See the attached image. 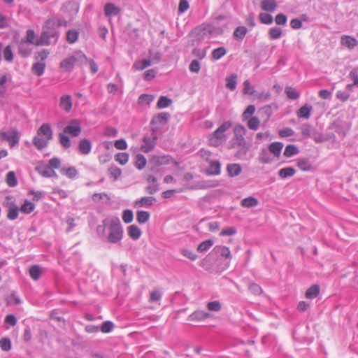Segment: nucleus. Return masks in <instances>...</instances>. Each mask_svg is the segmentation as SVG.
Returning a JSON list of instances; mask_svg holds the SVG:
<instances>
[{
	"label": "nucleus",
	"instance_id": "f257e3e1",
	"mask_svg": "<svg viewBox=\"0 0 358 358\" xmlns=\"http://www.w3.org/2000/svg\"><path fill=\"white\" fill-rule=\"evenodd\" d=\"M62 26L66 27L68 22L60 17L48 19L43 27L40 38L36 41V45H49L56 43L59 36L57 29Z\"/></svg>",
	"mask_w": 358,
	"mask_h": 358
},
{
	"label": "nucleus",
	"instance_id": "f03ea898",
	"mask_svg": "<svg viewBox=\"0 0 358 358\" xmlns=\"http://www.w3.org/2000/svg\"><path fill=\"white\" fill-rule=\"evenodd\" d=\"M231 259V255L228 247L217 245L204 259H203L201 266L205 268H209L215 260L224 259L225 267H227Z\"/></svg>",
	"mask_w": 358,
	"mask_h": 358
},
{
	"label": "nucleus",
	"instance_id": "7ed1b4c3",
	"mask_svg": "<svg viewBox=\"0 0 358 358\" xmlns=\"http://www.w3.org/2000/svg\"><path fill=\"white\" fill-rule=\"evenodd\" d=\"M109 230L107 241L113 244L120 243L123 237V228L118 217L110 220Z\"/></svg>",
	"mask_w": 358,
	"mask_h": 358
},
{
	"label": "nucleus",
	"instance_id": "20e7f679",
	"mask_svg": "<svg viewBox=\"0 0 358 358\" xmlns=\"http://www.w3.org/2000/svg\"><path fill=\"white\" fill-rule=\"evenodd\" d=\"M232 123L227 121L222 123L211 135L209 138L210 144L214 147L220 145L226 140L224 132L231 128Z\"/></svg>",
	"mask_w": 358,
	"mask_h": 358
},
{
	"label": "nucleus",
	"instance_id": "39448f33",
	"mask_svg": "<svg viewBox=\"0 0 358 358\" xmlns=\"http://www.w3.org/2000/svg\"><path fill=\"white\" fill-rule=\"evenodd\" d=\"M171 157L169 155L156 156L153 155L149 159L148 168L153 171L157 166L169 164Z\"/></svg>",
	"mask_w": 358,
	"mask_h": 358
},
{
	"label": "nucleus",
	"instance_id": "423d86ee",
	"mask_svg": "<svg viewBox=\"0 0 358 358\" xmlns=\"http://www.w3.org/2000/svg\"><path fill=\"white\" fill-rule=\"evenodd\" d=\"M0 138L3 141H7L10 147L16 145L19 142V134L16 129H12L9 131H1Z\"/></svg>",
	"mask_w": 358,
	"mask_h": 358
},
{
	"label": "nucleus",
	"instance_id": "0eeeda50",
	"mask_svg": "<svg viewBox=\"0 0 358 358\" xmlns=\"http://www.w3.org/2000/svg\"><path fill=\"white\" fill-rule=\"evenodd\" d=\"M81 131L82 128L78 120H72L69 124L64 129V133L69 134L72 137L78 136Z\"/></svg>",
	"mask_w": 358,
	"mask_h": 358
},
{
	"label": "nucleus",
	"instance_id": "6e6552de",
	"mask_svg": "<svg viewBox=\"0 0 358 358\" xmlns=\"http://www.w3.org/2000/svg\"><path fill=\"white\" fill-rule=\"evenodd\" d=\"M31 44L26 42L24 40L21 39L20 42L18 43L17 49L18 54L20 55L23 57H29L32 51Z\"/></svg>",
	"mask_w": 358,
	"mask_h": 358
},
{
	"label": "nucleus",
	"instance_id": "1a4fd4ad",
	"mask_svg": "<svg viewBox=\"0 0 358 358\" xmlns=\"http://www.w3.org/2000/svg\"><path fill=\"white\" fill-rule=\"evenodd\" d=\"M36 170L38 171V173H40L43 177L57 178V174L56 173V172L47 164L39 165L36 166Z\"/></svg>",
	"mask_w": 358,
	"mask_h": 358
},
{
	"label": "nucleus",
	"instance_id": "9d476101",
	"mask_svg": "<svg viewBox=\"0 0 358 358\" xmlns=\"http://www.w3.org/2000/svg\"><path fill=\"white\" fill-rule=\"evenodd\" d=\"M78 59L74 55L70 56L61 62L60 68L65 71H71L73 70Z\"/></svg>",
	"mask_w": 358,
	"mask_h": 358
},
{
	"label": "nucleus",
	"instance_id": "9b49d317",
	"mask_svg": "<svg viewBox=\"0 0 358 358\" xmlns=\"http://www.w3.org/2000/svg\"><path fill=\"white\" fill-rule=\"evenodd\" d=\"M221 172V164L218 160L210 161L206 173L208 176H218Z\"/></svg>",
	"mask_w": 358,
	"mask_h": 358
},
{
	"label": "nucleus",
	"instance_id": "f8f14e48",
	"mask_svg": "<svg viewBox=\"0 0 358 358\" xmlns=\"http://www.w3.org/2000/svg\"><path fill=\"white\" fill-rule=\"evenodd\" d=\"M208 31L210 34H216V35L222 34L223 32V30L222 28L216 27L211 24H208V25L203 24L201 27H196L194 29L195 32H199V31Z\"/></svg>",
	"mask_w": 358,
	"mask_h": 358
},
{
	"label": "nucleus",
	"instance_id": "ddd939ff",
	"mask_svg": "<svg viewBox=\"0 0 358 358\" xmlns=\"http://www.w3.org/2000/svg\"><path fill=\"white\" fill-rule=\"evenodd\" d=\"M78 4L73 1H69L64 3L62 6V10L64 13H68L72 15L78 12Z\"/></svg>",
	"mask_w": 358,
	"mask_h": 358
},
{
	"label": "nucleus",
	"instance_id": "4468645a",
	"mask_svg": "<svg viewBox=\"0 0 358 358\" xmlns=\"http://www.w3.org/2000/svg\"><path fill=\"white\" fill-rule=\"evenodd\" d=\"M170 117V114L168 113H160L157 115L154 116L150 122L151 125L159 124L164 125L167 122Z\"/></svg>",
	"mask_w": 358,
	"mask_h": 358
},
{
	"label": "nucleus",
	"instance_id": "2eb2a0df",
	"mask_svg": "<svg viewBox=\"0 0 358 358\" xmlns=\"http://www.w3.org/2000/svg\"><path fill=\"white\" fill-rule=\"evenodd\" d=\"M120 12V8L113 3H107L104 6V13L106 17L117 16Z\"/></svg>",
	"mask_w": 358,
	"mask_h": 358
},
{
	"label": "nucleus",
	"instance_id": "dca6fc26",
	"mask_svg": "<svg viewBox=\"0 0 358 358\" xmlns=\"http://www.w3.org/2000/svg\"><path fill=\"white\" fill-rule=\"evenodd\" d=\"M211 317V315L203 310H195L189 315L188 320L190 321H201Z\"/></svg>",
	"mask_w": 358,
	"mask_h": 358
},
{
	"label": "nucleus",
	"instance_id": "f3484780",
	"mask_svg": "<svg viewBox=\"0 0 358 358\" xmlns=\"http://www.w3.org/2000/svg\"><path fill=\"white\" fill-rule=\"evenodd\" d=\"M38 136H45L47 140H51L53 137L52 130L48 124H43L37 131Z\"/></svg>",
	"mask_w": 358,
	"mask_h": 358
},
{
	"label": "nucleus",
	"instance_id": "a211bd4d",
	"mask_svg": "<svg viewBox=\"0 0 358 358\" xmlns=\"http://www.w3.org/2000/svg\"><path fill=\"white\" fill-rule=\"evenodd\" d=\"M78 150L83 155H88L92 150V143L90 140L83 138L80 141Z\"/></svg>",
	"mask_w": 358,
	"mask_h": 358
},
{
	"label": "nucleus",
	"instance_id": "6ab92c4d",
	"mask_svg": "<svg viewBox=\"0 0 358 358\" xmlns=\"http://www.w3.org/2000/svg\"><path fill=\"white\" fill-rule=\"evenodd\" d=\"M341 43L350 49H352L358 45L357 41L350 36H343L341 38Z\"/></svg>",
	"mask_w": 358,
	"mask_h": 358
},
{
	"label": "nucleus",
	"instance_id": "aec40b11",
	"mask_svg": "<svg viewBox=\"0 0 358 358\" xmlns=\"http://www.w3.org/2000/svg\"><path fill=\"white\" fill-rule=\"evenodd\" d=\"M277 6L278 5L275 0H262L261 2V8L266 12H274Z\"/></svg>",
	"mask_w": 358,
	"mask_h": 358
},
{
	"label": "nucleus",
	"instance_id": "412c9836",
	"mask_svg": "<svg viewBox=\"0 0 358 358\" xmlns=\"http://www.w3.org/2000/svg\"><path fill=\"white\" fill-rule=\"evenodd\" d=\"M143 141L145 143V145H143L141 147V150L142 152L147 153L152 151L154 149L155 146V142L154 141V140H152L150 137L144 136L143 138Z\"/></svg>",
	"mask_w": 358,
	"mask_h": 358
},
{
	"label": "nucleus",
	"instance_id": "4be33fe9",
	"mask_svg": "<svg viewBox=\"0 0 358 358\" xmlns=\"http://www.w3.org/2000/svg\"><path fill=\"white\" fill-rule=\"evenodd\" d=\"M127 231L129 236L134 241L139 239L142 234L140 228L135 224L128 227Z\"/></svg>",
	"mask_w": 358,
	"mask_h": 358
},
{
	"label": "nucleus",
	"instance_id": "5701e85b",
	"mask_svg": "<svg viewBox=\"0 0 358 358\" xmlns=\"http://www.w3.org/2000/svg\"><path fill=\"white\" fill-rule=\"evenodd\" d=\"M227 171L230 177H235L241 173L242 168L238 164H229L227 166Z\"/></svg>",
	"mask_w": 358,
	"mask_h": 358
},
{
	"label": "nucleus",
	"instance_id": "b1692460",
	"mask_svg": "<svg viewBox=\"0 0 358 358\" xmlns=\"http://www.w3.org/2000/svg\"><path fill=\"white\" fill-rule=\"evenodd\" d=\"M59 106L66 112H69L72 108L71 97L70 95H64L60 99Z\"/></svg>",
	"mask_w": 358,
	"mask_h": 358
},
{
	"label": "nucleus",
	"instance_id": "393cba45",
	"mask_svg": "<svg viewBox=\"0 0 358 358\" xmlns=\"http://www.w3.org/2000/svg\"><path fill=\"white\" fill-rule=\"evenodd\" d=\"M283 148V143L281 142H273L268 146L269 152L274 155L275 157H279L281 150Z\"/></svg>",
	"mask_w": 358,
	"mask_h": 358
},
{
	"label": "nucleus",
	"instance_id": "a878e982",
	"mask_svg": "<svg viewBox=\"0 0 358 358\" xmlns=\"http://www.w3.org/2000/svg\"><path fill=\"white\" fill-rule=\"evenodd\" d=\"M156 201L155 197L152 196H144L141 199L136 200L135 201V206L141 207V206H151L153 205L154 202Z\"/></svg>",
	"mask_w": 358,
	"mask_h": 358
},
{
	"label": "nucleus",
	"instance_id": "bb28decb",
	"mask_svg": "<svg viewBox=\"0 0 358 358\" xmlns=\"http://www.w3.org/2000/svg\"><path fill=\"white\" fill-rule=\"evenodd\" d=\"M312 106L305 104L297 111V115L300 118L308 119L310 116Z\"/></svg>",
	"mask_w": 358,
	"mask_h": 358
},
{
	"label": "nucleus",
	"instance_id": "cd10ccee",
	"mask_svg": "<svg viewBox=\"0 0 358 358\" xmlns=\"http://www.w3.org/2000/svg\"><path fill=\"white\" fill-rule=\"evenodd\" d=\"M248 29L244 26H239L236 27L233 33V37L237 41H243L245 38Z\"/></svg>",
	"mask_w": 358,
	"mask_h": 358
},
{
	"label": "nucleus",
	"instance_id": "c85d7f7f",
	"mask_svg": "<svg viewBox=\"0 0 358 358\" xmlns=\"http://www.w3.org/2000/svg\"><path fill=\"white\" fill-rule=\"evenodd\" d=\"M45 69V64L43 62H38L33 64L31 71L32 73L37 76H41L44 73Z\"/></svg>",
	"mask_w": 358,
	"mask_h": 358
},
{
	"label": "nucleus",
	"instance_id": "c756f323",
	"mask_svg": "<svg viewBox=\"0 0 358 358\" xmlns=\"http://www.w3.org/2000/svg\"><path fill=\"white\" fill-rule=\"evenodd\" d=\"M297 166L303 171H309L312 169V164L308 158L299 159Z\"/></svg>",
	"mask_w": 358,
	"mask_h": 358
},
{
	"label": "nucleus",
	"instance_id": "7c9ffc66",
	"mask_svg": "<svg viewBox=\"0 0 358 358\" xmlns=\"http://www.w3.org/2000/svg\"><path fill=\"white\" fill-rule=\"evenodd\" d=\"M258 199L253 196H248L241 201V205L244 208H252L258 205Z\"/></svg>",
	"mask_w": 358,
	"mask_h": 358
},
{
	"label": "nucleus",
	"instance_id": "2f4dec72",
	"mask_svg": "<svg viewBox=\"0 0 358 358\" xmlns=\"http://www.w3.org/2000/svg\"><path fill=\"white\" fill-rule=\"evenodd\" d=\"M226 87L230 90L231 91H234L236 88L237 85V76L235 73L231 74L230 76L227 77L226 78Z\"/></svg>",
	"mask_w": 358,
	"mask_h": 358
},
{
	"label": "nucleus",
	"instance_id": "473e14b6",
	"mask_svg": "<svg viewBox=\"0 0 358 358\" xmlns=\"http://www.w3.org/2000/svg\"><path fill=\"white\" fill-rule=\"evenodd\" d=\"M146 164L147 160L143 155L137 154L136 155L134 165L138 169L142 170L145 167Z\"/></svg>",
	"mask_w": 358,
	"mask_h": 358
},
{
	"label": "nucleus",
	"instance_id": "72a5a7b5",
	"mask_svg": "<svg viewBox=\"0 0 358 358\" xmlns=\"http://www.w3.org/2000/svg\"><path fill=\"white\" fill-rule=\"evenodd\" d=\"M150 217V214L148 211L144 210H138L136 213V220L137 222L142 224L146 223Z\"/></svg>",
	"mask_w": 358,
	"mask_h": 358
},
{
	"label": "nucleus",
	"instance_id": "f704fd0d",
	"mask_svg": "<svg viewBox=\"0 0 358 358\" xmlns=\"http://www.w3.org/2000/svg\"><path fill=\"white\" fill-rule=\"evenodd\" d=\"M320 286L313 285L309 287L306 292V297L307 299H314L320 294Z\"/></svg>",
	"mask_w": 358,
	"mask_h": 358
},
{
	"label": "nucleus",
	"instance_id": "c9c22d12",
	"mask_svg": "<svg viewBox=\"0 0 358 358\" xmlns=\"http://www.w3.org/2000/svg\"><path fill=\"white\" fill-rule=\"evenodd\" d=\"M42 273L41 268L38 265H33L29 268V275L31 278L37 280L40 278Z\"/></svg>",
	"mask_w": 358,
	"mask_h": 358
},
{
	"label": "nucleus",
	"instance_id": "e433bc0d",
	"mask_svg": "<svg viewBox=\"0 0 358 358\" xmlns=\"http://www.w3.org/2000/svg\"><path fill=\"white\" fill-rule=\"evenodd\" d=\"M60 173L66 176L70 179L75 178L78 175V171L74 166H71L67 169L62 168L60 170Z\"/></svg>",
	"mask_w": 358,
	"mask_h": 358
},
{
	"label": "nucleus",
	"instance_id": "4c0bfd02",
	"mask_svg": "<svg viewBox=\"0 0 358 358\" xmlns=\"http://www.w3.org/2000/svg\"><path fill=\"white\" fill-rule=\"evenodd\" d=\"M299 152V150L295 145H287L285 149L283 155L286 157H291L293 155H297Z\"/></svg>",
	"mask_w": 358,
	"mask_h": 358
},
{
	"label": "nucleus",
	"instance_id": "58836bf2",
	"mask_svg": "<svg viewBox=\"0 0 358 358\" xmlns=\"http://www.w3.org/2000/svg\"><path fill=\"white\" fill-rule=\"evenodd\" d=\"M296 173V171L292 167H285L281 169L278 171V175L281 178H287L288 177L293 176Z\"/></svg>",
	"mask_w": 358,
	"mask_h": 358
},
{
	"label": "nucleus",
	"instance_id": "ea45409f",
	"mask_svg": "<svg viewBox=\"0 0 358 358\" xmlns=\"http://www.w3.org/2000/svg\"><path fill=\"white\" fill-rule=\"evenodd\" d=\"M6 182L7 185L10 187H14L17 185V180L15 176L14 171H10L7 173L6 177Z\"/></svg>",
	"mask_w": 358,
	"mask_h": 358
},
{
	"label": "nucleus",
	"instance_id": "a19ab883",
	"mask_svg": "<svg viewBox=\"0 0 358 358\" xmlns=\"http://www.w3.org/2000/svg\"><path fill=\"white\" fill-rule=\"evenodd\" d=\"M152 64V61L151 59H143L141 61H136L134 64V68H135L136 70H139V71H141V70H143L145 69V68L150 66Z\"/></svg>",
	"mask_w": 358,
	"mask_h": 358
},
{
	"label": "nucleus",
	"instance_id": "79ce46f5",
	"mask_svg": "<svg viewBox=\"0 0 358 358\" xmlns=\"http://www.w3.org/2000/svg\"><path fill=\"white\" fill-rule=\"evenodd\" d=\"M35 208V205L26 199L24 202V204L21 206L20 210L25 214H30L32 211H34Z\"/></svg>",
	"mask_w": 358,
	"mask_h": 358
},
{
	"label": "nucleus",
	"instance_id": "37998d69",
	"mask_svg": "<svg viewBox=\"0 0 358 358\" xmlns=\"http://www.w3.org/2000/svg\"><path fill=\"white\" fill-rule=\"evenodd\" d=\"M19 210L17 206H13L7 208V218L10 220H15L18 217Z\"/></svg>",
	"mask_w": 358,
	"mask_h": 358
},
{
	"label": "nucleus",
	"instance_id": "c03bdc74",
	"mask_svg": "<svg viewBox=\"0 0 358 358\" xmlns=\"http://www.w3.org/2000/svg\"><path fill=\"white\" fill-rule=\"evenodd\" d=\"M172 100L166 96H161L157 101V106L158 108H164L171 106Z\"/></svg>",
	"mask_w": 358,
	"mask_h": 358
},
{
	"label": "nucleus",
	"instance_id": "a18cd8bd",
	"mask_svg": "<svg viewBox=\"0 0 358 358\" xmlns=\"http://www.w3.org/2000/svg\"><path fill=\"white\" fill-rule=\"evenodd\" d=\"M238 151L236 152L235 156L238 159H245L249 149H250V145H240L238 146Z\"/></svg>",
	"mask_w": 358,
	"mask_h": 358
},
{
	"label": "nucleus",
	"instance_id": "49530a36",
	"mask_svg": "<svg viewBox=\"0 0 358 358\" xmlns=\"http://www.w3.org/2000/svg\"><path fill=\"white\" fill-rule=\"evenodd\" d=\"M79 36V32L76 29H70L66 33V40L69 43H76Z\"/></svg>",
	"mask_w": 358,
	"mask_h": 358
},
{
	"label": "nucleus",
	"instance_id": "de8ad7c7",
	"mask_svg": "<svg viewBox=\"0 0 358 358\" xmlns=\"http://www.w3.org/2000/svg\"><path fill=\"white\" fill-rule=\"evenodd\" d=\"M48 141L47 139L45 140L38 136H34L33 138V144L38 150H41L48 145Z\"/></svg>",
	"mask_w": 358,
	"mask_h": 358
},
{
	"label": "nucleus",
	"instance_id": "09e8293b",
	"mask_svg": "<svg viewBox=\"0 0 358 358\" xmlns=\"http://www.w3.org/2000/svg\"><path fill=\"white\" fill-rule=\"evenodd\" d=\"M282 34V29L278 27H271L268 31V35L271 39H278Z\"/></svg>",
	"mask_w": 358,
	"mask_h": 358
},
{
	"label": "nucleus",
	"instance_id": "8fccbe9b",
	"mask_svg": "<svg viewBox=\"0 0 358 358\" xmlns=\"http://www.w3.org/2000/svg\"><path fill=\"white\" fill-rule=\"evenodd\" d=\"M259 160L263 164H269L271 162L272 159L271 158L269 152L266 149H262L259 154Z\"/></svg>",
	"mask_w": 358,
	"mask_h": 358
},
{
	"label": "nucleus",
	"instance_id": "3c124183",
	"mask_svg": "<svg viewBox=\"0 0 358 358\" xmlns=\"http://www.w3.org/2000/svg\"><path fill=\"white\" fill-rule=\"evenodd\" d=\"M259 20L262 24H271L273 22V16L266 13H262L259 15Z\"/></svg>",
	"mask_w": 358,
	"mask_h": 358
},
{
	"label": "nucleus",
	"instance_id": "603ef678",
	"mask_svg": "<svg viewBox=\"0 0 358 358\" xmlns=\"http://www.w3.org/2000/svg\"><path fill=\"white\" fill-rule=\"evenodd\" d=\"M213 245L212 240H206L201 242L197 247V251L199 252H204L207 251Z\"/></svg>",
	"mask_w": 358,
	"mask_h": 358
},
{
	"label": "nucleus",
	"instance_id": "864d4df0",
	"mask_svg": "<svg viewBox=\"0 0 358 358\" xmlns=\"http://www.w3.org/2000/svg\"><path fill=\"white\" fill-rule=\"evenodd\" d=\"M154 99H155V96L153 95L148 94H142L138 97V103L140 104L150 105V103L152 101H153Z\"/></svg>",
	"mask_w": 358,
	"mask_h": 358
},
{
	"label": "nucleus",
	"instance_id": "5fc2aeb1",
	"mask_svg": "<svg viewBox=\"0 0 358 358\" xmlns=\"http://www.w3.org/2000/svg\"><path fill=\"white\" fill-rule=\"evenodd\" d=\"M227 53V50L224 47H220L217 48H215L212 52V57L217 60L220 59L221 57H222L224 55H225Z\"/></svg>",
	"mask_w": 358,
	"mask_h": 358
},
{
	"label": "nucleus",
	"instance_id": "6e6d98bb",
	"mask_svg": "<svg viewBox=\"0 0 358 358\" xmlns=\"http://www.w3.org/2000/svg\"><path fill=\"white\" fill-rule=\"evenodd\" d=\"M108 173L110 176L114 178V180H117L122 174V170L115 166H112L108 169Z\"/></svg>",
	"mask_w": 358,
	"mask_h": 358
},
{
	"label": "nucleus",
	"instance_id": "4d7b16f0",
	"mask_svg": "<svg viewBox=\"0 0 358 358\" xmlns=\"http://www.w3.org/2000/svg\"><path fill=\"white\" fill-rule=\"evenodd\" d=\"M255 106L249 105L242 114L243 120H248L255 113Z\"/></svg>",
	"mask_w": 358,
	"mask_h": 358
},
{
	"label": "nucleus",
	"instance_id": "13d9d810",
	"mask_svg": "<svg viewBox=\"0 0 358 358\" xmlns=\"http://www.w3.org/2000/svg\"><path fill=\"white\" fill-rule=\"evenodd\" d=\"M285 93L287 97L292 100H296L299 97V93L292 87H286Z\"/></svg>",
	"mask_w": 358,
	"mask_h": 358
},
{
	"label": "nucleus",
	"instance_id": "bf43d9fd",
	"mask_svg": "<svg viewBox=\"0 0 358 358\" xmlns=\"http://www.w3.org/2000/svg\"><path fill=\"white\" fill-rule=\"evenodd\" d=\"M115 159L121 165H124L128 162L129 155L127 152H119L115 155Z\"/></svg>",
	"mask_w": 358,
	"mask_h": 358
},
{
	"label": "nucleus",
	"instance_id": "052dcab7",
	"mask_svg": "<svg viewBox=\"0 0 358 358\" xmlns=\"http://www.w3.org/2000/svg\"><path fill=\"white\" fill-rule=\"evenodd\" d=\"M248 127L251 130H257L259 128L260 121L257 117H252L248 120Z\"/></svg>",
	"mask_w": 358,
	"mask_h": 358
},
{
	"label": "nucleus",
	"instance_id": "680f3d73",
	"mask_svg": "<svg viewBox=\"0 0 358 358\" xmlns=\"http://www.w3.org/2000/svg\"><path fill=\"white\" fill-rule=\"evenodd\" d=\"M114 327V324L112 322L105 321L99 328L103 333H110L113 331Z\"/></svg>",
	"mask_w": 358,
	"mask_h": 358
},
{
	"label": "nucleus",
	"instance_id": "e2e57ef3",
	"mask_svg": "<svg viewBox=\"0 0 358 358\" xmlns=\"http://www.w3.org/2000/svg\"><path fill=\"white\" fill-rule=\"evenodd\" d=\"M134 219V213L131 210L127 209L122 213V220L126 224L131 223Z\"/></svg>",
	"mask_w": 358,
	"mask_h": 358
},
{
	"label": "nucleus",
	"instance_id": "0e129e2a",
	"mask_svg": "<svg viewBox=\"0 0 358 358\" xmlns=\"http://www.w3.org/2000/svg\"><path fill=\"white\" fill-rule=\"evenodd\" d=\"M59 142L64 148H69L71 147V140L69 136H67L66 135H65L63 133H59Z\"/></svg>",
	"mask_w": 358,
	"mask_h": 358
},
{
	"label": "nucleus",
	"instance_id": "69168bd1",
	"mask_svg": "<svg viewBox=\"0 0 358 358\" xmlns=\"http://www.w3.org/2000/svg\"><path fill=\"white\" fill-rule=\"evenodd\" d=\"M3 58L7 62H12L13 60V54L10 45H7L3 52Z\"/></svg>",
	"mask_w": 358,
	"mask_h": 358
},
{
	"label": "nucleus",
	"instance_id": "338daca9",
	"mask_svg": "<svg viewBox=\"0 0 358 358\" xmlns=\"http://www.w3.org/2000/svg\"><path fill=\"white\" fill-rule=\"evenodd\" d=\"M0 348L3 351H9L11 349L10 340L8 338H2L0 340Z\"/></svg>",
	"mask_w": 358,
	"mask_h": 358
},
{
	"label": "nucleus",
	"instance_id": "774afa93",
	"mask_svg": "<svg viewBox=\"0 0 358 358\" xmlns=\"http://www.w3.org/2000/svg\"><path fill=\"white\" fill-rule=\"evenodd\" d=\"M3 206L7 209L13 206H17L15 199L12 195H7L3 202Z\"/></svg>",
	"mask_w": 358,
	"mask_h": 358
}]
</instances>
